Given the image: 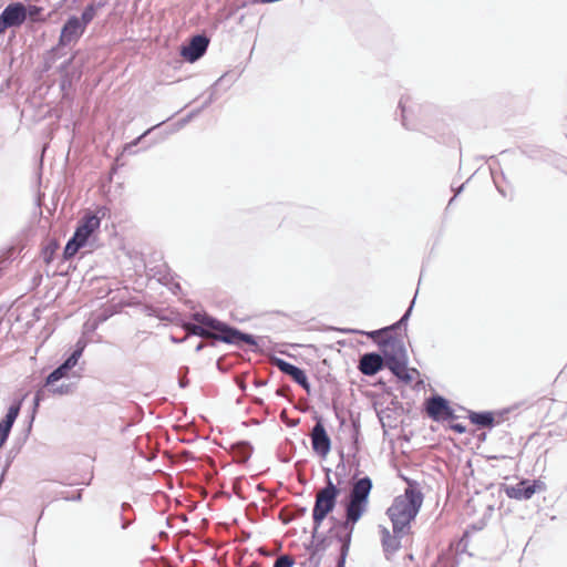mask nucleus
<instances>
[{
  "label": "nucleus",
  "mask_w": 567,
  "mask_h": 567,
  "mask_svg": "<svg viewBox=\"0 0 567 567\" xmlns=\"http://www.w3.org/2000/svg\"><path fill=\"white\" fill-rule=\"evenodd\" d=\"M192 318L197 324L192 322H184L182 324L187 339L190 336H197L200 338H212L215 341L237 347H240L243 343L252 347L257 346V341L252 334L245 333L207 313L195 312Z\"/></svg>",
  "instance_id": "f257e3e1"
},
{
  "label": "nucleus",
  "mask_w": 567,
  "mask_h": 567,
  "mask_svg": "<svg viewBox=\"0 0 567 567\" xmlns=\"http://www.w3.org/2000/svg\"><path fill=\"white\" fill-rule=\"evenodd\" d=\"M371 489L372 481L370 477L364 476L354 482L350 491L349 501L346 505V520L343 523L344 528H349V533L342 539L340 565L343 564L348 553L353 526L367 512Z\"/></svg>",
  "instance_id": "f03ea898"
},
{
  "label": "nucleus",
  "mask_w": 567,
  "mask_h": 567,
  "mask_svg": "<svg viewBox=\"0 0 567 567\" xmlns=\"http://www.w3.org/2000/svg\"><path fill=\"white\" fill-rule=\"evenodd\" d=\"M422 503L423 494L415 488L414 484L409 483L404 494L396 496L386 511L394 533L410 532L411 522L417 515Z\"/></svg>",
  "instance_id": "7ed1b4c3"
},
{
  "label": "nucleus",
  "mask_w": 567,
  "mask_h": 567,
  "mask_svg": "<svg viewBox=\"0 0 567 567\" xmlns=\"http://www.w3.org/2000/svg\"><path fill=\"white\" fill-rule=\"evenodd\" d=\"M412 307H413V302L411 303L409 309L405 311V313L402 316V318L398 322H395L389 327H384L382 329L374 330L371 332H364V331H360V330H349V332L367 334L369 338L374 340L380 347V350H381L380 354L383 357L384 362L392 361V359L393 360L406 359V351H405L404 344L401 339H399L394 336V333L409 319L411 311H412Z\"/></svg>",
  "instance_id": "20e7f679"
},
{
  "label": "nucleus",
  "mask_w": 567,
  "mask_h": 567,
  "mask_svg": "<svg viewBox=\"0 0 567 567\" xmlns=\"http://www.w3.org/2000/svg\"><path fill=\"white\" fill-rule=\"evenodd\" d=\"M330 470H327L326 486L320 488L316 494L315 506L312 509L313 519V532L312 537L316 538L318 529L322 520L331 513L337 504V498L340 494V489L333 484L330 475Z\"/></svg>",
  "instance_id": "39448f33"
},
{
  "label": "nucleus",
  "mask_w": 567,
  "mask_h": 567,
  "mask_svg": "<svg viewBox=\"0 0 567 567\" xmlns=\"http://www.w3.org/2000/svg\"><path fill=\"white\" fill-rule=\"evenodd\" d=\"M84 31L83 23H79V17H70L62 27L58 45L48 53L47 61L53 63L59 56L60 50L69 44L76 43Z\"/></svg>",
  "instance_id": "423d86ee"
},
{
  "label": "nucleus",
  "mask_w": 567,
  "mask_h": 567,
  "mask_svg": "<svg viewBox=\"0 0 567 567\" xmlns=\"http://www.w3.org/2000/svg\"><path fill=\"white\" fill-rule=\"evenodd\" d=\"M399 109L401 111L402 125L410 131H417L421 126L423 107L421 103L406 94L400 99Z\"/></svg>",
  "instance_id": "0eeeda50"
},
{
  "label": "nucleus",
  "mask_w": 567,
  "mask_h": 567,
  "mask_svg": "<svg viewBox=\"0 0 567 567\" xmlns=\"http://www.w3.org/2000/svg\"><path fill=\"white\" fill-rule=\"evenodd\" d=\"M85 347L86 342L80 339L76 342L75 349L72 351V353L47 377L44 385H51L53 383H56L61 379L66 378L72 371V369L75 368V365L78 364Z\"/></svg>",
  "instance_id": "6e6552de"
},
{
  "label": "nucleus",
  "mask_w": 567,
  "mask_h": 567,
  "mask_svg": "<svg viewBox=\"0 0 567 567\" xmlns=\"http://www.w3.org/2000/svg\"><path fill=\"white\" fill-rule=\"evenodd\" d=\"M28 17L27 7L22 2L8 4L0 13V35L9 28H19Z\"/></svg>",
  "instance_id": "1a4fd4ad"
},
{
  "label": "nucleus",
  "mask_w": 567,
  "mask_h": 567,
  "mask_svg": "<svg viewBox=\"0 0 567 567\" xmlns=\"http://www.w3.org/2000/svg\"><path fill=\"white\" fill-rule=\"evenodd\" d=\"M209 39L204 34L194 35L188 44L183 45L181 55L188 62L194 63L207 51Z\"/></svg>",
  "instance_id": "9d476101"
},
{
  "label": "nucleus",
  "mask_w": 567,
  "mask_h": 567,
  "mask_svg": "<svg viewBox=\"0 0 567 567\" xmlns=\"http://www.w3.org/2000/svg\"><path fill=\"white\" fill-rule=\"evenodd\" d=\"M272 364L282 373L289 375L303 390L310 393V383L302 369L280 358H272Z\"/></svg>",
  "instance_id": "9b49d317"
},
{
  "label": "nucleus",
  "mask_w": 567,
  "mask_h": 567,
  "mask_svg": "<svg viewBox=\"0 0 567 567\" xmlns=\"http://www.w3.org/2000/svg\"><path fill=\"white\" fill-rule=\"evenodd\" d=\"M427 416L435 421H449L455 417L449 402L439 395L427 400Z\"/></svg>",
  "instance_id": "f8f14e48"
},
{
  "label": "nucleus",
  "mask_w": 567,
  "mask_h": 567,
  "mask_svg": "<svg viewBox=\"0 0 567 567\" xmlns=\"http://www.w3.org/2000/svg\"><path fill=\"white\" fill-rule=\"evenodd\" d=\"M312 450L321 455L326 456L331 449V441L329 435L327 434V431L324 429V425L322 424V421L319 419L315 426L311 430L310 433Z\"/></svg>",
  "instance_id": "ddd939ff"
},
{
  "label": "nucleus",
  "mask_w": 567,
  "mask_h": 567,
  "mask_svg": "<svg viewBox=\"0 0 567 567\" xmlns=\"http://www.w3.org/2000/svg\"><path fill=\"white\" fill-rule=\"evenodd\" d=\"M101 225V217L97 214L86 213L81 220L74 231V236L82 240L84 244L87 243L90 236L99 229Z\"/></svg>",
  "instance_id": "4468645a"
},
{
  "label": "nucleus",
  "mask_w": 567,
  "mask_h": 567,
  "mask_svg": "<svg viewBox=\"0 0 567 567\" xmlns=\"http://www.w3.org/2000/svg\"><path fill=\"white\" fill-rule=\"evenodd\" d=\"M381 534V544L386 559H390L401 547V538L409 534V532H400L390 534L389 529L384 526H379Z\"/></svg>",
  "instance_id": "2eb2a0df"
},
{
  "label": "nucleus",
  "mask_w": 567,
  "mask_h": 567,
  "mask_svg": "<svg viewBox=\"0 0 567 567\" xmlns=\"http://www.w3.org/2000/svg\"><path fill=\"white\" fill-rule=\"evenodd\" d=\"M384 367L383 357L377 352H368L360 357L358 369L368 377L377 374Z\"/></svg>",
  "instance_id": "dca6fc26"
},
{
  "label": "nucleus",
  "mask_w": 567,
  "mask_h": 567,
  "mask_svg": "<svg viewBox=\"0 0 567 567\" xmlns=\"http://www.w3.org/2000/svg\"><path fill=\"white\" fill-rule=\"evenodd\" d=\"M21 404L22 400L14 401L8 409L6 416L0 421V439H2V441L8 440L11 429L20 413Z\"/></svg>",
  "instance_id": "f3484780"
},
{
  "label": "nucleus",
  "mask_w": 567,
  "mask_h": 567,
  "mask_svg": "<svg viewBox=\"0 0 567 567\" xmlns=\"http://www.w3.org/2000/svg\"><path fill=\"white\" fill-rule=\"evenodd\" d=\"M384 367H386L399 380L405 383H409L412 379L406 368V359H392V361L384 362Z\"/></svg>",
  "instance_id": "a211bd4d"
},
{
  "label": "nucleus",
  "mask_w": 567,
  "mask_h": 567,
  "mask_svg": "<svg viewBox=\"0 0 567 567\" xmlns=\"http://www.w3.org/2000/svg\"><path fill=\"white\" fill-rule=\"evenodd\" d=\"M528 481L523 480L516 485L507 486L505 493L509 498L529 499L533 496V489H528Z\"/></svg>",
  "instance_id": "6ab92c4d"
},
{
  "label": "nucleus",
  "mask_w": 567,
  "mask_h": 567,
  "mask_svg": "<svg viewBox=\"0 0 567 567\" xmlns=\"http://www.w3.org/2000/svg\"><path fill=\"white\" fill-rule=\"evenodd\" d=\"M252 452V447L248 442H239L233 446V453L237 462H246Z\"/></svg>",
  "instance_id": "aec40b11"
},
{
  "label": "nucleus",
  "mask_w": 567,
  "mask_h": 567,
  "mask_svg": "<svg viewBox=\"0 0 567 567\" xmlns=\"http://www.w3.org/2000/svg\"><path fill=\"white\" fill-rule=\"evenodd\" d=\"M470 420L473 424L483 426V427H492L494 425V414L492 412H472L470 414Z\"/></svg>",
  "instance_id": "412c9836"
},
{
  "label": "nucleus",
  "mask_w": 567,
  "mask_h": 567,
  "mask_svg": "<svg viewBox=\"0 0 567 567\" xmlns=\"http://www.w3.org/2000/svg\"><path fill=\"white\" fill-rule=\"evenodd\" d=\"M83 246H85V244L73 235L64 247V258L73 257Z\"/></svg>",
  "instance_id": "4be33fe9"
},
{
  "label": "nucleus",
  "mask_w": 567,
  "mask_h": 567,
  "mask_svg": "<svg viewBox=\"0 0 567 567\" xmlns=\"http://www.w3.org/2000/svg\"><path fill=\"white\" fill-rule=\"evenodd\" d=\"M45 388H48L49 392L55 395H68L74 391V385L72 383H61L59 385L53 383L51 385H45Z\"/></svg>",
  "instance_id": "5701e85b"
},
{
  "label": "nucleus",
  "mask_w": 567,
  "mask_h": 567,
  "mask_svg": "<svg viewBox=\"0 0 567 567\" xmlns=\"http://www.w3.org/2000/svg\"><path fill=\"white\" fill-rule=\"evenodd\" d=\"M96 14V6L94 3H91L86 6L79 18V23H83V28L86 29L87 24L92 22Z\"/></svg>",
  "instance_id": "b1692460"
},
{
  "label": "nucleus",
  "mask_w": 567,
  "mask_h": 567,
  "mask_svg": "<svg viewBox=\"0 0 567 567\" xmlns=\"http://www.w3.org/2000/svg\"><path fill=\"white\" fill-rule=\"evenodd\" d=\"M295 559L290 555L279 556L274 564V567H293Z\"/></svg>",
  "instance_id": "393cba45"
},
{
  "label": "nucleus",
  "mask_w": 567,
  "mask_h": 567,
  "mask_svg": "<svg viewBox=\"0 0 567 567\" xmlns=\"http://www.w3.org/2000/svg\"><path fill=\"white\" fill-rule=\"evenodd\" d=\"M157 126H159V124L148 128L147 131H145L141 136H138L137 138H135L134 141H132L131 143L126 144L124 146V152H128V153H133L132 148L134 146H136L141 141L142 138H144L147 134H150L154 128H156Z\"/></svg>",
  "instance_id": "a878e982"
},
{
  "label": "nucleus",
  "mask_w": 567,
  "mask_h": 567,
  "mask_svg": "<svg viewBox=\"0 0 567 567\" xmlns=\"http://www.w3.org/2000/svg\"><path fill=\"white\" fill-rule=\"evenodd\" d=\"M225 79V75L220 76L215 83L214 85L210 87V93H209V96L208 99L205 101L204 105L202 106V109L204 107H207L209 104H212L215 100H216V96H215V92H216V86L219 85V83H221Z\"/></svg>",
  "instance_id": "bb28decb"
},
{
  "label": "nucleus",
  "mask_w": 567,
  "mask_h": 567,
  "mask_svg": "<svg viewBox=\"0 0 567 567\" xmlns=\"http://www.w3.org/2000/svg\"><path fill=\"white\" fill-rule=\"evenodd\" d=\"M528 489H533V495L536 492L546 491V484L542 480H535L532 484L528 485Z\"/></svg>",
  "instance_id": "cd10ccee"
},
{
  "label": "nucleus",
  "mask_w": 567,
  "mask_h": 567,
  "mask_svg": "<svg viewBox=\"0 0 567 567\" xmlns=\"http://www.w3.org/2000/svg\"><path fill=\"white\" fill-rule=\"evenodd\" d=\"M44 398V391L43 390H38L34 394V399H33V404H34V410L38 409L40 402L43 400Z\"/></svg>",
  "instance_id": "c85d7f7f"
},
{
  "label": "nucleus",
  "mask_w": 567,
  "mask_h": 567,
  "mask_svg": "<svg viewBox=\"0 0 567 567\" xmlns=\"http://www.w3.org/2000/svg\"><path fill=\"white\" fill-rule=\"evenodd\" d=\"M41 8L40 7H37V6H30L29 8H27V12L30 17H35L38 16L40 12H41Z\"/></svg>",
  "instance_id": "c756f323"
},
{
  "label": "nucleus",
  "mask_w": 567,
  "mask_h": 567,
  "mask_svg": "<svg viewBox=\"0 0 567 567\" xmlns=\"http://www.w3.org/2000/svg\"><path fill=\"white\" fill-rule=\"evenodd\" d=\"M200 110H202V109H199V110H198V111H196V112H192V113H190L186 118H184V120H182V121H181V123H179V125H178V126H179V127L184 126L186 123H188V122H189V120H190L194 115L198 114V113L200 112Z\"/></svg>",
  "instance_id": "7c9ffc66"
},
{
  "label": "nucleus",
  "mask_w": 567,
  "mask_h": 567,
  "mask_svg": "<svg viewBox=\"0 0 567 567\" xmlns=\"http://www.w3.org/2000/svg\"><path fill=\"white\" fill-rule=\"evenodd\" d=\"M453 431L457 432V433H464L465 432V426H463L462 424H458V423H455V424H451L450 426Z\"/></svg>",
  "instance_id": "2f4dec72"
},
{
  "label": "nucleus",
  "mask_w": 567,
  "mask_h": 567,
  "mask_svg": "<svg viewBox=\"0 0 567 567\" xmlns=\"http://www.w3.org/2000/svg\"><path fill=\"white\" fill-rule=\"evenodd\" d=\"M186 340H187V336H184L183 338H177V337H175V336H173V334L171 336V341H172L173 343H183V342H185Z\"/></svg>",
  "instance_id": "473e14b6"
},
{
  "label": "nucleus",
  "mask_w": 567,
  "mask_h": 567,
  "mask_svg": "<svg viewBox=\"0 0 567 567\" xmlns=\"http://www.w3.org/2000/svg\"><path fill=\"white\" fill-rule=\"evenodd\" d=\"M82 498L81 491H78L75 494H73L71 497H66L69 501L78 502Z\"/></svg>",
  "instance_id": "72a5a7b5"
},
{
  "label": "nucleus",
  "mask_w": 567,
  "mask_h": 567,
  "mask_svg": "<svg viewBox=\"0 0 567 567\" xmlns=\"http://www.w3.org/2000/svg\"><path fill=\"white\" fill-rule=\"evenodd\" d=\"M205 347H206V343H204V342H202V341H200V342H198V343L196 344V347H195V351H196V352H199V351H202Z\"/></svg>",
  "instance_id": "f704fd0d"
},
{
  "label": "nucleus",
  "mask_w": 567,
  "mask_h": 567,
  "mask_svg": "<svg viewBox=\"0 0 567 567\" xmlns=\"http://www.w3.org/2000/svg\"><path fill=\"white\" fill-rule=\"evenodd\" d=\"M265 384H266V381H264V380H256L255 381V385L256 386H264Z\"/></svg>",
  "instance_id": "c9c22d12"
},
{
  "label": "nucleus",
  "mask_w": 567,
  "mask_h": 567,
  "mask_svg": "<svg viewBox=\"0 0 567 567\" xmlns=\"http://www.w3.org/2000/svg\"><path fill=\"white\" fill-rule=\"evenodd\" d=\"M130 508H131V505H130L128 503H123V504H122V511H123V512H125V511H127V509H130Z\"/></svg>",
  "instance_id": "e433bc0d"
},
{
  "label": "nucleus",
  "mask_w": 567,
  "mask_h": 567,
  "mask_svg": "<svg viewBox=\"0 0 567 567\" xmlns=\"http://www.w3.org/2000/svg\"><path fill=\"white\" fill-rule=\"evenodd\" d=\"M254 402H255L256 404H259V405H262V404H264L262 399H259V398H256V399L254 400Z\"/></svg>",
  "instance_id": "4c0bfd02"
},
{
  "label": "nucleus",
  "mask_w": 567,
  "mask_h": 567,
  "mask_svg": "<svg viewBox=\"0 0 567 567\" xmlns=\"http://www.w3.org/2000/svg\"><path fill=\"white\" fill-rule=\"evenodd\" d=\"M72 60H73V58L69 59V60L64 63V65H63V66H64V68H66L68 65H70V64H71V62H72Z\"/></svg>",
  "instance_id": "58836bf2"
},
{
  "label": "nucleus",
  "mask_w": 567,
  "mask_h": 567,
  "mask_svg": "<svg viewBox=\"0 0 567 567\" xmlns=\"http://www.w3.org/2000/svg\"><path fill=\"white\" fill-rule=\"evenodd\" d=\"M128 525H130V522H124V523L122 524V528H123V529H125V528H127V526H128Z\"/></svg>",
  "instance_id": "ea45409f"
},
{
  "label": "nucleus",
  "mask_w": 567,
  "mask_h": 567,
  "mask_svg": "<svg viewBox=\"0 0 567 567\" xmlns=\"http://www.w3.org/2000/svg\"><path fill=\"white\" fill-rule=\"evenodd\" d=\"M99 213H102V216H104V215H105V208H104V207H103V208H100V209L97 210V214H99Z\"/></svg>",
  "instance_id": "a19ab883"
},
{
  "label": "nucleus",
  "mask_w": 567,
  "mask_h": 567,
  "mask_svg": "<svg viewBox=\"0 0 567 567\" xmlns=\"http://www.w3.org/2000/svg\"><path fill=\"white\" fill-rule=\"evenodd\" d=\"M277 395H284V389H278L277 390Z\"/></svg>",
  "instance_id": "79ce46f5"
},
{
  "label": "nucleus",
  "mask_w": 567,
  "mask_h": 567,
  "mask_svg": "<svg viewBox=\"0 0 567 567\" xmlns=\"http://www.w3.org/2000/svg\"><path fill=\"white\" fill-rule=\"evenodd\" d=\"M421 280H422V275L420 276V279H419V281H417V285H419V286L421 285ZM419 290H420V287H419V288H417V290H416V295L419 293Z\"/></svg>",
  "instance_id": "37998d69"
},
{
  "label": "nucleus",
  "mask_w": 567,
  "mask_h": 567,
  "mask_svg": "<svg viewBox=\"0 0 567 567\" xmlns=\"http://www.w3.org/2000/svg\"><path fill=\"white\" fill-rule=\"evenodd\" d=\"M179 383H181V386H183V388L186 386V382L185 381H181Z\"/></svg>",
  "instance_id": "c03bdc74"
},
{
  "label": "nucleus",
  "mask_w": 567,
  "mask_h": 567,
  "mask_svg": "<svg viewBox=\"0 0 567 567\" xmlns=\"http://www.w3.org/2000/svg\"><path fill=\"white\" fill-rule=\"evenodd\" d=\"M6 443V441H2V439H0V447Z\"/></svg>",
  "instance_id": "a18cd8bd"
},
{
  "label": "nucleus",
  "mask_w": 567,
  "mask_h": 567,
  "mask_svg": "<svg viewBox=\"0 0 567 567\" xmlns=\"http://www.w3.org/2000/svg\"><path fill=\"white\" fill-rule=\"evenodd\" d=\"M68 0H62V2H66Z\"/></svg>",
  "instance_id": "49530a36"
}]
</instances>
